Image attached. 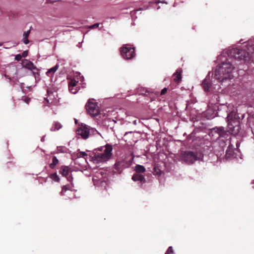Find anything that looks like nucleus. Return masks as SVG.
Returning <instances> with one entry per match:
<instances>
[{"label":"nucleus","instance_id":"f257e3e1","mask_svg":"<svg viewBox=\"0 0 254 254\" xmlns=\"http://www.w3.org/2000/svg\"><path fill=\"white\" fill-rule=\"evenodd\" d=\"M245 42L241 39L239 42L233 47L223 50L222 54L218 56V59L221 60L222 57L226 55L228 58L226 62H222L218 65L215 70L214 73L209 72L206 77L201 83V86L205 92H218L220 88V85L217 83H223L229 81L233 78L232 74L234 68L233 65H240L243 64H250V63H240V61L235 58L230 53V51L234 48L242 49Z\"/></svg>","mask_w":254,"mask_h":254},{"label":"nucleus","instance_id":"f03ea898","mask_svg":"<svg viewBox=\"0 0 254 254\" xmlns=\"http://www.w3.org/2000/svg\"><path fill=\"white\" fill-rule=\"evenodd\" d=\"M230 53L240 63H250V67L254 70V38L245 41L242 49H233Z\"/></svg>","mask_w":254,"mask_h":254},{"label":"nucleus","instance_id":"7ed1b4c3","mask_svg":"<svg viewBox=\"0 0 254 254\" xmlns=\"http://www.w3.org/2000/svg\"><path fill=\"white\" fill-rule=\"evenodd\" d=\"M209 135L212 141H215V151H218L217 155H222L224 149L227 143H230V137L226 132L223 127H216L212 128L209 132Z\"/></svg>","mask_w":254,"mask_h":254},{"label":"nucleus","instance_id":"20e7f679","mask_svg":"<svg viewBox=\"0 0 254 254\" xmlns=\"http://www.w3.org/2000/svg\"><path fill=\"white\" fill-rule=\"evenodd\" d=\"M112 150L113 147L110 144L95 149L91 152L90 160L95 164L107 162L112 156Z\"/></svg>","mask_w":254,"mask_h":254},{"label":"nucleus","instance_id":"39448f33","mask_svg":"<svg viewBox=\"0 0 254 254\" xmlns=\"http://www.w3.org/2000/svg\"><path fill=\"white\" fill-rule=\"evenodd\" d=\"M67 79L68 80V90L72 94H76L80 88L85 87L84 77L80 72H70L67 75Z\"/></svg>","mask_w":254,"mask_h":254},{"label":"nucleus","instance_id":"423d86ee","mask_svg":"<svg viewBox=\"0 0 254 254\" xmlns=\"http://www.w3.org/2000/svg\"><path fill=\"white\" fill-rule=\"evenodd\" d=\"M91 153V151L88 150L81 151L80 149H78L76 152L70 154L71 159L74 161V163L76 165V169L81 170L86 167L87 157L90 158Z\"/></svg>","mask_w":254,"mask_h":254},{"label":"nucleus","instance_id":"0eeeda50","mask_svg":"<svg viewBox=\"0 0 254 254\" xmlns=\"http://www.w3.org/2000/svg\"><path fill=\"white\" fill-rule=\"evenodd\" d=\"M72 171L70 170L68 166H64V178L69 182L68 184L64 185V196H66V198L68 199L75 198L76 191V189L72 183Z\"/></svg>","mask_w":254,"mask_h":254},{"label":"nucleus","instance_id":"6e6552de","mask_svg":"<svg viewBox=\"0 0 254 254\" xmlns=\"http://www.w3.org/2000/svg\"><path fill=\"white\" fill-rule=\"evenodd\" d=\"M203 154L199 150L186 151L182 152L180 155V160L188 165L192 164L197 160H202Z\"/></svg>","mask_w":254,"mask_h":254},{"label":"nucleus","instance_id":"1a4fd4ad","mask_svg":"<svg viewBox=\"0 0 254 254\" xmlns=\"http://www.w3.org/2000/svg\"><path fill=\"white\" fill-rule=\"evenodd\" d=\"M228 130L231 133L237 134L241 130L239 118L234 110L227 114Z\"/></svg>","mask_w":254,"mask_h":254},{"label":"nucleus","instance_id":"9d476101","mask_svg":"<svg viewBox=\"0 0 254 254\" xmlns=\"http://www.w3.org/2000/svg\"><path fill=\"white\" fill-rule=\"evenodd\" d=\"M107 172L102 168H100L95 172L93 177V181L95 186L106 189L108 184Z\"/></svg>","mask_w":254,"mask_h":254},{"label":"nucleus","instance_id":"9b49d317","mask_svg":"<svg viewBox=\"0 0 254 254\" xmlns=\"http://www.w3.org/2000/svg\"><path fill=\"white\" fill-rule=\"evenodd\" d=\"M77 134L80 135L82 138L86 139L89 136H97L99 135L102 138L103 137L102 135L96 129L91 127L89 126L86 125H81L77 129Z\"/></svg>","mask_w":254,"mask_h":254},{"label":"nucleus","instance_id":"f8f14e48","mask_svg":"<svg viewBox=\"0 0 254 254\" xmlns=\"http://www.w3.org/2000/svg\"><path fill=\"white\" fill-rule=\"evenodd\" d=\"M121 55L125 60H131L135 56V49L130 44H124L120 48Z\"/></svg>","mask_w":254,"mask_h":254},{"label":"nucleus","instance_id":"ddd939ff","mask_svg":"<svg viewBox=\"0 0 254 254\" xmlns=\"http://www.w3.org/2000/svg\"><path fill=\"white\" fill-rule=\"evenodd\" d=\"M228 145V148L226 151L225 156L227 159L228 160H232L233 159H238L237 156H239L241 159H242L241 155H237V153H239V151L236 149H234V146L232 144V140L230 138V143H227Z\"/></svg>","mask_w":254,"mask_h":254},{"label":"nucleus","instance_id":"4468645a","mask_svg":"<svg viewBox=\"0 0 254 254\" xmlns=\"http://www.w3.org/2000/svg\"><path fill=\"white\" fill-rule=\"evenodd\" d=\"M85 107L87 112L90 115L95 117L99 115V110L96 103L89 100Z\"/></svg>","mask_w":254,"mask_h":254},{"label":"nucleus","instance_id":"2eb2a0df","mask_svg":"<svg viewBox=\"0 0 254 254\" xmlns=\"http://www.w3.org/2000/svg\"><path fill=\"white\" fill-rule=\"evenodd\" d=\"M25 62H23V66L28 69L31 70L35 76L36 77L37 75H39L38 72V69L37 67L34 64L29 61L25 60Z\"/></svg>","mask_w":254,"mask_h":254},{"label":"nucleus","instance_id":"dca6fc26","mask_svg":"<svg viewBox=\"0 0 254 254\" xmlns=\"http://www.w3.org/2000/svg\"><path fill=\"white\" fill-rule=\"evenodd\" d=\"M116 123L117 122L113 119L111 118H106L103 122V125L107 129H110L112 131H114V128Z\"/></svg>","mask_w":254,"mask_h":254},{"label":"nucleus","instance_id":"f3484780","mask_svg":"<svg viewBox=\"0 0 254 254\" xmlns=\"http://www.w3.org/2000/svg\"><path fill=\"white\" fill-rule=\"evenodd\" d=\"M115 169L117 170L118 172H121V171L127 167L128 166V164L126 163L124 161H121L117 162L115 165Z\"/></svg>","mask_w":254,"mask_h":254},{"label":"nucleus","instance_id":"a211bd4d","mask_svg":"<svg viewBox=\"0 0 254 254\" xmlns=\"http://www.w3.org/2000/svg\"><path fill=\"white\" fill-rule=\"evenodd\" d=\"M132 180L133 181H139L140 183H144L146 182L144 177L140 174H135L132 176Z\"/></svg>","mask_w":254,"mask_h":254},{"label":"nucleus","instance_id":"6ab92c4d","mask_svg":"<svg viewBox=\"0 0 254 254\" xmlns=\"http://www.w3.org/2000/svg\"><path fill=\"white\" fill-rule=\"evenodd\" d=\"M174 80L176 82H180L182 79V70L177 69L173 74Z\"/></svg>","mask_w":254,"mask_h":254},{"label":"nucleus","instance_id":"aec40b11","mask_svg":"<svg viewBox=\"0 0 254 254\" xmlns=\"http://www.w3.org/2000/svg\"><path fill=\"white\" fill-rule=\"evenodd\" d=\"M30 31H27L26 32H24L23 33V42L25 44H27L29 43V41L28 40V37L30 34Z\"/></svg>","mask_w":254,"mask_h":254},{"label":"nucleus","instance_id":"412c9836","mask_svg":"<svg viewBox=\"0 0 254 254\" xmlns=\"http://www.w3.org/2000/svg\"><path fill=\"white\" fill-rule=\"evenodd\" d=\"M58 67V65L54 66V67L49 69L46 72V74L48 76H51L52 74L57 70Z\"/></svg>","mask_w":254,"mask_h":254},{"label":"nucleus","instance_id":"4be33fe9","mask_svg":"<svg viewBox=\"0 0 254 254\" xmlns=\"http://www.w3.org/2000/svg\"><path fill=\"white\" fill-rule=\"evenodd\" d=\"M135 171L137 173H143L145 171V168L142 165H136L135 166Z\"/></svg>","mask_w":254,"mask_h":254},{"label":"nucleus","instance_id":"5701e85b","mask_svg":"<svg viewBox=\"0 0 254 254\" xmlns=\"http://www.w3.org/2000/svg\"><path fill=\"white\" fill-rule=\"evenodd\" d=\"M62 127V126L58 122H55L53 124V127L51 128V130L52 131H56L58 130L59 129L61 128Z\"/></svg>","mask_w":254,"mask_h":254},{"label":"nucleus","instance_id":"b1692460","mask_svg":"<svg viewBox=\"0 0 254 254\" xmlns=\"http://www.w3.org/2000/svg\"><path fill=\"white\" fill-rule=\"evenodd\" d=\"M50 177L51 179H52L53 181L59 182L60 181V178L57 175V173H53L50 175Z\"/></svg>","mask_w":254,"mask_h":254},{"label":"nucleus","instance_id":"393cba45","mask_svg":"<svg viewBox=\"0 0 254 254\" xmlns=\"http://www.w3.org/2000/svg\"><path fill=\"white\" fill-rule=\"evenodd\" d=\"M58 160L56 157L54 156L52 159V163L50 164V166L52 169H53L55 166L58 164Z\"/></svg>","mask_w":254,"mask_h":254},{"label":"nucleus","instance_id":"a878e982","mask_svg":"<svg viewBox=\"0 0 254 254\" xmlns=\"http://www.w3.org/2000/svg\"><path fill=\"white\" fill-rule=\"evenodd\" d=\"M165 254H176L172 246H170L167 250Z\"/></svg>","mask_w":254,"mask_h":254},{"label":"nucleus","instance_id":"bb28decb","mask_svg":"<svg viewBox=\"0 0 254 254\" xmlns=\"http://www.w3.org/2000/svg\"><path fill=\"white\" fill-rule=\"evenodd\" d=\"M22 100L27 104H28L31 101V99L26 96L23 97Z\"/></svg>","mask_w":254,"mask_h":254},{"label":"nucleus","instance_id":"cd10ccee","mask_svg":"<svg viewBox=\"0 0 254 254\" xmlns=\"http://www.w3.org/2000/svg\"><path fill=\"white\" fill-rule=\"evenodd\" d=\"M99 23H95L94 24L89 26L88 27V28L90 29L97 28L99 27Z\"/></svg>","mask_w":254,"mask_h":254},{"label":"nucleus","instance_id":"c85d7f7f","mask_svg":"<svg viewBox=\"0 0 254 254\" xmlns=\"http://www.w3.org/2000/svg\"><path fill=\"white\" fill-rule=\"evenodd\" d=\"M169 0H158L157 1H156V3H163L167 4L168 3V1H169Z\"/></svg>","mask_w":254,"mask_h":254},{"label":"nucleus","instance_id":"c756f323","mask_svg":"<svg viewBox=\"0 0 254 254\" xmlns=\"http://www.w3.org/2000/svg\"><path fill=\"white\" fill-rule=\"evenodd\" d=\"M21 58H22V56L20 54H18V55H16V56L15 57V60L18 61L21 60Z\"/></svg>","mask_w":254,"mask_h":254},{"label":"nucleus","instance_id":"7c9ffc66","mask_svg":"<svg viewBox=\"0 0 254 254\" xmlns=\"http://www.w3.org/2000/svg\"><path fill=\"white\" fill-rule=\"evenodd\" d=\"M167 90H168V89L166 87L162 89L161 91V95L165 94L167 92Z\"/></svg>","mask_w":254,"mask_h":254},{"label":"nucleus","instance_id":"2f4dec72","mask_svg":"<svg viewBox=\"0 0 254 254\" xmlns=\"http://www.w3.org/2000/svg\"><path fill=\"white\" fill-rule=\"evenodd\" d=\"M22 57H26L27 56H28V51H24L22 54Z\"/></svg>","mask_w":254,"mask_h":254},{"label":"nucleus","instance_id":"473e14b6","mask_svg":"<svg viewBox=\"0 0 254 254\" xmlns=\"http://www.w3.org/2000/svg\"><path fill=\"white\" fill-rule=\"evenodd\" d=\"M60 172L61 174H62L63 176H64V167H63V166L61 167V168L60 169Z\"/></svg>","mask_w":254,"mask_h":254},{"label":"nucleus","instance_id":"72a5a7b5","mask_svg":"<svg viewBox=\"0 0 254 254\" xmlns=\"http://www.w3.org/2000/svg\"><path fill=\"white\" fill-rule=\"evenodd\" d=\"M147 9V7H146V8L142 7V8H139V9H137V10H136V11H139V10H145V9Z\"/></svg>","mask_w":254,"mask_h":254},{"label":"nucleus","instance_id":"f704fd0d","mask_svg":"<svg viewBox=\"0 0 254 254\" xmlns=\"http://www.w3.org/2000/svg\"><path fill=\"white\" fill-rule=\"evenodd\" d=\"M132 133V131H127V132H126L124 134V136H126V135H127L128 133Z\"/></svg>","mask_w":254,"mask_h":254},{"label":"nucleus","instance_id":"c9c22d12","mask_svg":"<svg viewBox=\"0 0 254 254\" xmlns=\"http://www.w3.org/2000/svg\"><path fill=\"white\" fill-rule=\"evenodd\" d=\"M77 46L78 47H79V48H80V47H81V43H79L77 44Z\"/></svg>","mask_w":254,"mask_h":254},{"label":"nucleus","instance_id":"e433bc0d","mask_svg":"<svg viewBox=\"0 0 254 254\" xmlns=\"http://www.w3.org/2000/svg\"><path fill=\"white\" fill-rule=\"evenodd\" d=\"M133 123L134 125H136L137 124V121L136 120H134L133 122Z\"/></svg>","mask_w":254,"mask_h":254},{"label":"nucleus","instance_id":"4c0bfd02","mask_svg":"<svg viewBox=\"0 0 254 254\" xmlns=\"http://www.w3.org/2000/svg\"><path fill=\"white\" fill-rule=\"evenodd\" d=\"M63 191H64V186H63V187H62V191H61V193H62V192H63Z\"/></svg>","mask_w":254,"mask_h":254},{"label":"nucleus","instance_id":"58836bf2","mask_svg":"<svg viewBox=\"0 0 254 254\" xmlns=\"http://www.w3.org/2000/svg\"><path fill=\"white\" fill-rule=\"evenodd\" d=\"M134 13H135V12L131 11V14L132 15L134 14Z\"/></svg>","mask_w":254,"mask_h":254},{"label":"nucleus","instance_id":"ea45409f","mask_svg":"<svg viewBox=\"0 0 254 254\" xmlns=\"http://www.w3.org/2000/svg\"><path fill=\"white\" fill-rule=\"evenodd\" d=\"M214 116L210 117L209 119L213 118Z\"/></svg>","mask_w":254,"mask_h":254},{"label":"nucleus","instance_id":"a19ab883","mask_svg":"<svg viewBox=\"0 0 254 254\" xmlns=\"http://www.w3.org/2000/svg\"><path fill=\"white\" fill-rule=\"evenodd\" d=\"M253 181L254 182V180Z\"/></svg>","mask_w":254,"mask_h":254}]
</instances>
